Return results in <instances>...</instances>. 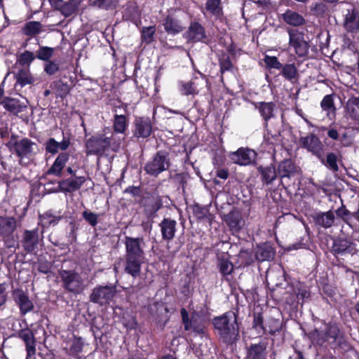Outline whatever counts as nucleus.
I'll list each match as a JSON object with an SVG mask.
<instances>
[{"mask_svg":"<svg viewBox=\"0 0 359 359\" xmlns=\"http://www.w3.org/2000/svg\"><path fill=\"white\" fill-rule=\"evenodd\" d=\"M263 60L266 66L269 69H280L282 67V64L278 61V58L275 56H269L266 55Z\"/></svg>","mask_w":359,"mask_h":359,"instance_id":"obj_46","label":"nucleus"},{"mask_svg":"<svg viewBox=\"0 0 359 359\" xmlns=\"http://www.w3.org/2000/svg\"><path fill=\"white\" fill-rule=\"evenodd\" d=\"M253 326L255 327H260L261 328L264 329L263 318L261 316V315H257V316H255Z\"/></svg>","mask_w":359,"mask_h":359,"instance_id":"obj_60","label":"nucleus"},{"mask_svg":"<svg viewBox=\"0 0 359 359\" xmlns=\"http://www.w3.org/2000/svg\"><path fill=\"white\" fill-rule=\"evenodd\" d=\"M83 343L81 337H74L71 341V346L69 349L70 355H76L83 350Z\"/></svg>","mask_w":359,"mask_h":359,"instance_id":"obj_38","label":"nucleus"},{"mask_svg":"<svg viewBox=\"0 0 359 359\" xmlns=\"http://www.w3.org/2000/svg\"><path fill=\"white\" fill-rule=\"evenodd\" d=\"M170 167L168 153L165 151H158L144 165L145 172L152 176H157Z\"/></svg>","mask_w":359,"mask_h":359,"instance_id":"obj_3","label":"nucleus"},{"mask_svg":"<svg viewBox=\"0 0 359 359\" xmlns=\"http://www.w3.org/2000/svg\"><path fill=\"white\" fill-rule=\"evenodd\" d=\"M299 143L302 147L306 149L309 152L323 160V145L320 139L314 134L310 133L306 136L301 137Z\"/></svg>","mask_w":359,"mask_h":359,"instance_id":"obj_6","label":"nucleus"},{"mask_svg":"<svg viewBox=\"0 0 359 359\" xmlns=\"http://www.w3.org/2000/svg\"><path fill=\"white\" fill-rule=\"evenodd\" d=\"M339 333V330L335 325H330L327 327V333L325 341L329 340V339H333L334 340L337 337Z\"/></svg>","mask_w":359,"mask_h":359,"instance_id":"obj_52","label":"nucleus"},{"mask_svg":"<svg viewBox=\"0 0 359 359\" xmlns=\"http://www.w3.org/2000/svg\"><path fill=\"white\" fill-rule=\"evenodd\" d=\"M127 127L126 118L123 115L116 114L114 118V129L116 133H123Z\"/></svg>","mask_w":359,"mask_h":359,"instance_id":"obj_37","label":"nucleus"},{"mask_svg":"<svg viewBox=\"0 0 359 359\" xmlns=\"http://www.w3.org/2000/svg\"><path fill=\"white\" fill-rule=\"evenodd\" d=\"M6 285L5 283H0V306L4 305L6 302Z\"/></svg>","mask_w":359,"mask_h":359,"instance_id":"obj_58","label":"nucleus"},{"mask_svg":"<svg viewBox=\"0 0 359 359\" xmlns=\"http://www.w3.org/2000/svg\"><path fill=\"white\" fill-rule=\"evenodd\" d=\"M255 107L259 111L265 121L274 117L276 104L272 102H259L255 103Z\"/></svg>","mask_w":359,"mask_h":359,"instance_id":"obj_20","label":"nucleus"},{"mask_svg":"<svg viewBox=\"0 0 359 359\" xmlns=\"http://www.w3.org/2000/svg\"><path fill=\"white\" fill-rule=\"evenodd\" d=\"M333 251L336 254H355V245L346 239H337L333 245Z\"/></svg>","mask_w":359,"mask_h":359,"instance_id":"obj_18","label":"nucleus"},{"mask_svg":"<svg viewBox=\"0 0 359 359\" xmlns=\"http://www.w3.org/2000/svg\"><path fill=\"white\" fill-rule=\"evenodd\" d=\"M59 69L58 64L54 61H48L44 67V71L48 75H53Z\"/></svg>","mask_w":359,"mask_h":359,"instance_id":"obj_55","label":"nucleus"},{"mask_svg":"<svg viewBox=\"0 0 359 359\" xmlns=\"http://www.w3.org/2000/svg\"><path fill=\"white\" fill-rule=\"evenodd\" d=\"M16 83L23 87L27 84H32L35 81L32 76L29 68L20 69L15 76Z\"/></svg>","mask_w":359,"mask_h":359,"instance_id":"obj_27","label":"nucleus"},{"mask_svg":"<svg viewBox=\"0 0 359 359\" xmlns=\"http://www.w3.org/2000/svg\"><path fill=\"white\" fill-rule=\"evenodd\" d=\"M321 107L325 111H330L334 108V102L331 95L325 96L320 103Z\"/></svg>","mask_w":359,"mask_h":359,"instance_id":"obj_54","label":"nucleus"},{"mask_svg":"<svg viewBox=\"0 0 359 359\" xmlns=\"http://www.w3.org/2000/svg\"><path fill=\"white\" fill-rule=\"evenodd\" d=\"M52 6L58 9L62 6V0H48Z\"/></svg>","mask_w":359,"mask_h":359,"instance_id":"obj_63","label":"nucleus"},{"mask_svg":"<svg viewBox=\"0 0 359 359\" xmlns=\"http://www.w3.org/2000/svg\"><path fill=\"white\" fill-rule=\"evenodd\" d=\"M217 176L221 179L226 180L229 177V172L226 170L220 169L217 171Z\"/></svg>","mask_w":359,"mask_h":359,"instance_id":"obj_61","label":"nucleus"},{"mask_svg":"<svg viewBox=\"0 0 359 359\" xmlns=\"http://www.w3.org/2000/svg\"><path fill=\"white\" fill-rule=\"evenodd\" d=\"M4 107L9 111L18 113L22 111L25 105L22 104L20 100L14 98H6L4 101Z\"/></svg>","mask_w":359,"mask_h":359,"instance_id":"obj_34","label":"nucleus"},{"mask_svg":"<svg viewBox=\"0 0 359 359\" xmlns=\"http://www.w3.org/2000/svg\"><path fill=\"white\" fill-rule=\"evenodd\" d=\"M155 29L154 27H144L142 30V39L147 43H150L153 41Z\"/></svg>","mask_w":359,"mask_h":359,"instance_id":"obj_53","label":"nucleus"},{"mask_svg":"<svg viewBox=\"0 0 359 359\" xmlns=\"http://www.w3.org/2000/svg\"><path fill=\"white\" fill-rule=\"evenodd\" d=\"M274 252L273 248L268 244H264L258 248L256 252V258L260 262L273 259Z\"/></svg>","mask_w":359,"mask_h":359,"instance_id":"obj_28","label":"nucleus"},{"mask_svg":"<svg viewBox=\"0 0 359 359\" xmlns=\"http://www.w3.org/2000/svg\"><path fill=\"white\" fill-rule=\"evenodd\" d=\"M121 141H115L114 135L111 137H97L90 138L86 143L88 154H96L103 152L105 149L110 147L112 151H116L119 149Z\"/></svg>","mask_w":359,"mask_h":359,"instance_id":"obj_2","label":"nucleus"},{"mask_svg":"<svg viewBox=\"0 0 359 359\" xmlns=\"http://www.w3.org/2000/svg\"><path fill=\"white\" fill-rule=\"evenodd\" d=\"M205 15L213 16L216 18L222 14V8L220 0H207L205 8L202 9Z\"/></svg>","mask_w":359,"mask_h":359,"instance_id":"obj_24","label":"nucleus"},{"mask_svg":"<svg viewBox=\"0 0 359 359\" xmlns=\"http://www.w3.org/2000/svg\"><path fill=\"white\" fill-rule=\"evenodd\" d=\"M344 27L349 32H357L359 30V14L356 10L348 11L345 16Z\"/></svg>","mask_w":359,"mask_h":359,"instance_id":"obj_19","label":"nucleus"},{"mask_svg":"<svg viewBox=\"0 0 359 359\" xmlns=\"http://www.w3.org/2000/svg\"><path fill=\"white\" fill-rule=\"evenodd\" d=\"M89 4L94 7L107 9L115 6L116 2L113 0H89Z\"/></svg>","mask_w":359,"mask_h":359,"instance_id":"obj_45","label":"nucleus"},{"mask_svg":"<svg viewBox=\"0 0 359 359\" xmlns=\"http://www.w3.org/2000/svg\"><path fill=\"white\" fill-rule=\"evenodd\" d=\"M194 213L198 219H204L208 216V210L205 208L196 205L193 208Z\"/></svg>","mask_w":359,"mask_h":359,"instance_id":"obj_57","label":"nucleus"},{"mask_svg":"<svg viewBox=\"0 0 359 359\" xmlns=\"http://www.w3.org/2000/svg\"><path fill=\"white\" fill-rule=\"evenodd\" d=\"M116 294V289L115 286H97L93 289L90 299L94 303L104 305L109 304Z\"/></svg>","mask_w":359,"mask_h":359,"instance_id":"obj_5","label":"nucleus"},{"mask_svg":"<svg viewBox=\"0 0 359 359\" xmlns=\"http://www.w3.org/2000/svg\"><path fill=\"white\" fill-rule=\"evenodd\" d=\"M327 135L332 140H337L339 138V133L335 129H330L327 132Z\"/></svg>","mask_w":359,"mask_h":359,"instance_id":"obj_62","label":"nucleus"},{"mask_svg":"<svg viewBox=\"0 0 359 359\" xmlns=\"http://www.w3.org/2000/svg\"><path fill=\"white\" fill-rule=\"evenodd\" d=\"M326 165L333 171H337L339 168L337 163V156L333 153H329L326 158Z\"/></svg>","mask_w":359,"mask_h":359,"instance_id":"obj_51","label":"nucleus"},{"mask_svg":"<svg viewBox=\"0 0 359 359\" xmlns=\"http://www.w3.org/2000/svg\"><path fill=\"white\" fill-rule=\"evenodd\" d=\"M151 126L147 120L140 119L136 122V135L138 137H147L150 135Z\"/></svg>","mask_w":359,"mask_h":359,"instance_id":"obj_32","label":"nucleus"},{"mask_svg":"<svg viewBox=\"0 0 359 359\" xmlns=\"http://www.w3.org/2000/svg\"><path fill=\"white\" fill-rule=\"evenodd\" d=\"M316 223L324 228L330 227L334 220V215L332 211L322 212L316 216Z\"/></svg>","mask_w":359,"mask_h":359,"instance_id":"obj_31","label":"nucleus"},{"mask_svg":"<svg viewBox=\"0 0 359 359\" xmlns=\"http://www.w3.org/2000/svg\"><path fill=\"white\" fill-rule=\"evenodd\" d=\"M84 177H73L62 180L58 184L60 191L65 193H71L79 189L85 182Z\"/></svg>","mask_w":359,"mask_h":359,"instance_id":"obj_12","label":"nucleus"},{"mask_svg":"<svg viewBox=\"0 0 359 359\" xmlns=\"http://www.w3.org/2000/svg\"><path fill=\"white\" fill-rule=\"evenodd\" d=\"M215 330L219 339L226 344H233L238 340L239 329L233 313L227 312L213 319Z\"/></svg>","mask_w":359,"mask_h":359,"instance_id":"obj_1","label":"nucleus"},{"mask_svg":"<svg viewBox=\"0 0 359 359\" xmlns=\"http://www.w3.org/2000/svg\"><path fill=\"white\" fill-rule=\"evenodd\" d=\"M226 222L232 229L237 230L241 226V217L236 212H231L226 216Z\"/></svg>","mask_w":359,"mask_h":359,"instance_id":"obj_42","label":"nucleus"},{"mask_svg":"<svg viewBox=\"0 0 359 359\" xmlns=\"http://www.w3.org/2000/svg\"><path fill=\"white\" fill-rule=\"evenodd\" d=\"M228 256V255H223L219 258L218 267L223 276L229 275L233 271V265L229 261Z\"/></svg>","mask_w":359,"mask_h":359,"instance_id":"obj_33","label":"nucleus"},{"mask_svg":"<svg viewBox=\"0 0 359 359\" xmlns=\"http://www.w3.org/2000/svg\"><path fill=\"white\" fill-rule=\"evenodd\" d=\"M162 237L164 240L170 241L175 237L177 222L170 218L163 219L159 224Z\"/></svg>","mask_w":359,"mask_h":359,"instance_id":"obj_15","label":"nucleus"},{"mask_svg":"<svg viewBox=\"0 0 359 359\" xmlns=\"http://www.w3.org/2000/svg\"><path fill=\"white\" fill-rule=\"evenodd\" d=\"M83 219L92 226H95L98 223V215L94 212L85 210L82 213Z\"/></svg>","mask_w":359,"mask_h":359,"instance_id":"obj_48","label":"nucleus"},{"mask_svg":"<svg viewBox=\"0 0 359 359\" xmlns=\"http://www.w3.org/2000/svg\"><path fill=\"white\" fill-rule=\"evenodd\" d=\"M348 213V211L344 207H341L337 210V215L341 217L344 221H346Z\"/></svg>","mask_w":359,"mask_h":359,"instance_id":"obj_59","label":"nucleus"},{"mask_svg":"<svg viewBox=\"0 0 359 359\" xmlns=\"http://www.w3.org/2000/svg\"><path fill=\"white\" fill-rule=\"evenodd\" d=\"M54 48L48 46H41L36 52V57L41 60L48 61L53 56Z\"/></svg>","mask_w":359,"mask_h":359,"instance_id":"obj_43","label":"nucleus"},{"mask_svg":"<svg viewBox=\"0 0 359 359\" xmlns=\"http://www.w3.org/2000/svg\"><path fill=\"white\" fill-rule=\"evenodd\" d=\"M300 172V168L291 160L282 161L278 168V173L280 177H291Z\"/></svg>","mask_w":359,"mask_h":359,"instance_id":"obj_16","label":"nucleus"},{"mask_svg":"<svg viewBox=\"0 0 359 359\" xmlns=\"http://www.w3.org/2000/svg\"><path fill=\"white\" fill-rule=\"evenodd\" d=\"M19 337L22 339L26 344V351L27 356L31 357L36 353L35 339L32 332L30 330H22L19 333Z\"/></svg>","mask_w":359,"mask_h":359,"instance_id":"obj_22","label":"nucleus"},{"mask_svg":"<svg viewBox=\"0 0 359 359\" xmlns=\"http://www.w3.org/2000/svg\"><path fill=\"white\" fill-rule=\"evenodd\" d=\"M290 36L289 44L292 46L299 57H304L309 53V46L304 39V34L302 32L288 29Z\"/></svg>","mask_w":359,"mask_h":359,"instance_id":"obj_8","label":"nucleus"},{"mask_svg":"<svg viewBox=\"0 0 359 359\" xmlns=\"http://www.w3.org/2000/svg\"><path fill=\"white\" fill-rule=\"evenodd\" d=\"M163 26L165 31L172 34L179 33L184 29V26L178 20L170 15L165 19Z\"/></svg>","mask_w":359,"mask_h":359,"instance_id":"obj_25","label":"nucleus"},{"mask_svg":"<svg viewBox=\"0 0 359 359\" xmlns=\"http://www.w3.org/2000/svg\"><path fill=\"white\" fill-rule=\"evenodd\" d=\"M229 158L233 163L247 166L255 162L257 153L252 149L241 147L237 151L231 153Z\"/></svg>","mask_w":359,"mask_h":359,"instance_id":"obj_7","label":"nucleus"},{"mask_svg":"<svg viewBox=\"0 0 359 359\" xmlns=\"http://www.w3.org/2000/svg\"><path fill=\"white\" fill-rule=\"evenodd\" d=\"M15 228V219L13 217H4L0 216V232L11 233Z\"/></svg>","mask_w":359,"mask_h":359,"instance_id":"obj_35","label":"nucleus"},{"mask_svg":"<svg viewBox=\"0 0 359 359\" xmlns=\"http://www.w3.org/2000/svg\"><path fill=\"white\" fill-rule=\"evenodd\" d=\"M346 113L350 118L359 121V98L353 97L346 103Z\"/></svg>","mask_w":359,"mask_h":359,"instance_id":"obj_26","label":"nucleus"},{"mask_svg":"<svg viewBox=\"0 0 359 359\" xmlns=\"http://www.w3.org/2000/svg\"><path fill=\"white\" fill-rule=\"evenodd\" d=\"M39 243L38 230H25L22 239V245L27 252H33L37 247Z\"/></svg>","mask_w":359,"mask_h":359,"instance_id":"obj_14","label":"nucleus"},{"mask_svg":"<svg viewBox=\"0 0 359 359\" xmlns=\"http://www.w3.org/2000/svg\"><path fill=\"white\" fill-rule=\"evenodd\" d=\"M266 346L262 344L251 345L248 349L247 359H264Z\"/></svg>","mask_w":359,"mask_h":359,"instance_id":"obj_29","label":"nucleus"},{"mask_svg":"<svg viewBox=\"0 0 359 359\" xmlns=\"http://www.w3.org/2000/svg\"><path fill=\"white\" fill-rule=\"evenodd\" d=\"M46 149L48 152L55 154L57 153L60 150L59 149V142H57L55 139L50 138L48 140L46 144Z\"/></svg>","mask_w":359,"mask_h":359,"instance_id":"obj_50","label":"nucleus"},{"mask_svg":"<svg viewBox=\"0 0 359 359\" xmlns=\"http://www.w3.org/2000/svg\"><path fill=\"white\" fill-rule=\"evenodd\" d=\"M34 58L35 57L32 52L26 50L20 55L18 62L21 65H27L29 67Z\"/></svg>","mask_w":359,"mask_h":359,"instance_id":"obj_47","label":"nucleus"},{"mask_svg":"<svg viewBox=\"0 0 359 359\" xmlns=\"http://www.w3.org/2000/svg\"><path fill=\"white\" fill-rule=\"evenodd\" d=\"M144 243L142 238H125L126 257L144 259V252L142 244Z\"/></svg>","mask_w":359,"mask_h":359,"instance_id":"obj_9","label":"nucleus"},{"mask_svg":"<svg viewBox=\"0 0 359 359\" xmlns=\"http://www.w3.org/2000/svg\"><path fill=\"white\" fill-rule=\"evenodd\" d=\"M69 158V154L64 152L60 154L55 160L51 168L48 170V174L55 176H61L62 171Z\"/></svg>","mask_w":359,"mask_h":359,"instance_id":"obj_21","label":"nucleus"},{"mask_svg":"<svg viewBox=\"0 0 359 359\" xmlns=\"http://www.w3.org/2000/svg\"><path fill=\"white\" fill-rule=\"evenodd\" d=\"M259 170L266 184L271 183L276 178V172L273 166H268L264 168H261Z\"/></svg>","mask_w":359,"mask_h":359,"instance_id":"obj_39","label":"nucleus"},{"mask_svg":"<svg viewBox=\"0 0 359 359\" xmlns=\"http://www.w3.org/2000/svg\"><path fill=\"white\" fill-rule=\"evenodd\" d=\"M41 29L42 25L39 22L31 21L25 25L23 32L27 36H34L39 34L41 32Z\"/></svg>","mask_w":359,"mask_h":359,"instance_id":"obj_36","label":"nucleus"},{"mask_svg":"<svg viewBox=\"0 0 359 359\" xmlns=\"http://www.w3.org/2000/svg\"><path fill=\"white\" fill-rule=\"evenodd\" d=\"M69 146V142L68 140H62L61 142H59V149L60 150L64 151L66 150Z\"/></svg>","mask_w":359,"mask_h":359,"instance_id":"obj_64","label":"nucleus"},{"mask_svg":"<svg viewBox=\"0 0 359 359\" xmlns=\"http://www.w3.org/2000/svg\"><path fill=\"white\" fill-rule=\"evenodd\" d=\"M144 259L126 257L124 271L133 278L137 277L141 271V266Z\"/></svg>","mask_w":359,"mask_h":359,"instance_id":"obj_17","label":"nucleus"},{"mask_svg":"<svg viewBox=\"0 0 359 359\" xmlns=\"http://www.w3.org/2000/svg\"><path fill=\"white\" fill-rule=\"evenodd\" d=\"M14 149L20 157H29L37 149L36 143L28 139H22L14 144Z\"/></svg>","mask_w":359,"mask_h":359,"instance_id":"obj_11","label":"nucleus"},{"mask_svg":"<svg viewBox=\"0 0 359 359\" xmlns=\"http://www.w3.org/2000/svg\"><path fill=\"white\" fill-rule=\"evenodd\" d=\"M283 20L292 26H300L305 22L304 18L292 11H287L283 15Z\"/></svg>","mask_w":359,"mask_h":359,"instance_id":"obj_30","label":"nucleus"},{"mask_svg":"<svg viewBox=\"0 0 359 359\" xmlns=\"http://www.w3.org/2000/svg\"><path fill=\"white\" fill-rule=\"evenodd\" d=\"M60 275L65 288L69 292L79 294L84 290L83 281L79 273L73 271L63 270Z\"/></svg>","mask_w":359,"mask_h":359,"instance_id":"obj_4","label":"nucleus"},{"mask_svg":"<svg viewBox=\"0 0 359 359\" xmlns=\"http://www.w3.org/2000/svg\"><path fill=\"white\" fill-rule=\"evenodd\" d=\"M282 74L287 80H292L297 76V69L294 64L282 66Z\"/></svg>","mask_w":359,"mask_h":359,"instance_id":"obj_40","label":"nucleus"},{"mask_svg":"<svg viewBox=\"0 0 359 359\" xmlns=\"http://www.w3.org/2000/svg\"><path fill=\"white\" fill-rule=\"evenodd\" d=\"M13 297L15 304L19 306L22 315H25L34 308L32 302L28 294L21 289H15L13 292Z\"/></svg>","mask_w":359,"mask_h":359,"instance_id":"obj_10","label":"nucleus"},{"mask_svg":"<svg viewBox=\"0 0 359 359\" xmlns=\"http://www.w3.org/2000/svg\"><path fill=\"white\" fill-rule=\"evenodd\" d=\"M219 64L222 73L229 71L232 68V64L229 57L222 56L220 58Z\"/></svg>","mask_w":359,"mask_h":359,"instance_id":"obj_56","label":"nucleus"},{"mask_svg":"<svg viewBox=\"0 0 359 359\" xmlns=\"http://www.w3.org/2000/svg\"><path fill=\"white\" fill-rule=\"evenodd\" d=\"M181 315L182 321L184 325V329L187 331L196 332L197 334H202L204 332V325L199 323L194 316L189 319V314L185 309H181Z\"/></svg>","mask_w":359,"mask_h":359,"instance_id":"obj_13","label":"nucleus"},{"mask_svg":"<svg viewBox=\"0 0 359 359\" xmlns=\"http://www.w3.org/2000/svg\"><path fill=\"white\" fill-rule=\"evenodd\" d=\"M41 222L44 226L55 225L61 219L60 216H55L50 212H46L40 216Z\"/></svg>","mask_w":359,"mask_h":359,"instance_id":"obj_41","label":"nucleus"},{"mask_svg":"<svg viewBox=\"0 0 359 359\" xmlns=\"http://www.w3.org/2000/svg\"><path fill=\"white\" fill-rule=\"evenodd\" d=\"M187 37L191 41H200L205 37V33L203 27L198 23H191L187 33Z\"/></svg>","mask_w":359,"mask_h":359,"instance_id":"obj_23","label":"nucleus"},{"mask_svg":"<svg viewBox=\"0 0 359 359\" xmlns=\"http://www.w3.org/2000/svg\"><path fill=\"white\" fill-rule=\"evenodd\" d=\"M76 6L72 3H62V6L59 8L62 13L66 17L70 16L76 11Z\"/></svg>","mask_w":359,"mask_h":359,"instance_id":"obj_49","label":"nucleus"},{"mask_svg":"<svg viewBox=\"0 0 359 359\" xmlns=\"http://www.w3.org/2000/svg\"><path fill=\"white\" fill-rule=\"evenodd\" d=\"M180 90L184 95H196L198 93V90L196 89V85L194 82H181Z\"/></svg>","mask_w":359,"mask_h":359,"instance_id":"obj_44","label":"nucleus"}]
</instances>
